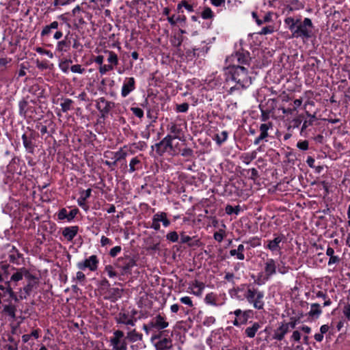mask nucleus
Returning <instances> with one entry per match:
<instances>
[{
  "instance_id": "1",
  "label": "nucleus",
  "mask_w": 350,
  "mask_h": 350,
  "mask_svg": "<svg viewBox=\"0 0 350 350\" xmlns=\"http://www.w3.org/2000/svg\"><path fill=\"white\" fill-rule=\"evenodd\" d=\"M226 82H233L236 85L230 89L232 93L235 90L247 89L252 83V78L249 76L247 68L244 66L228 65L224 68Z\"/></svg>"
},
{
  "instance_id": "2",
  "label": "nucleus",
  "mask_w": 350,
  "mask_h": 350,
  "mask_svg": "<svg viewBox=\"0 0 350 350\" xmlns=\"http://www.w3.org/2000/svg\"><path fill=\"white\" fill-rule=\"evenodd\" d=\"M313 28L314 26L310 18H305L303 21L299 18V23H298L297 29H296V34L294 35V38L308 40L314 36Z\"/></svg>"
},
{
  "instance_id": "3",
  "label": "nucleus",
  "mask_w": 350,
  "mask_h": 350,
  "mask_svg": "<svg viewBox=\"0 0 350 350\" xmlns=\"http://www.w3.org/2000/svg\"><path fill=\"white\" fill-rule=\"evenodd\" d=\"M265 294L262 291H260L255 288H248L244 295L245 298L250 304H252L255 309L262 310L264 307V298Z\"/></svg>"
},
{
  "instance_id": "4",
  "label": "nucleus",
  "mask_w": 350,
  "mask_h": 350,
  "mask_svg": "<svg viewBox=\"0 0 350 350\" xmlns=\"http://www.w3.org/2000/svg\"><path fill=\"white\" fill-rule=\"evenodd\" d=\"M252 58L248 51L243 50L237 51L226 58V62L229 65L237 66H249L250 64Z\"/></svg>"
},
{
  "instance_id": "5",
  "label": "nucleus",
  "mask_w": 350,
  "mask_h": 350,
  "mask_svg": "<svg viewBox=\"0 0 350 350\" xmlns=\"http://www.w3.org/2000/svg\"><path fill=\"white\" fill-rule=\"evenodd\" d=\"M176 139L175 136L172 135H167L161 142L157 143L154 146L156 148V152L158 154L162 155L168 150H172V140Z\"/></svg>"
},
{
  "instance_id": "6",
  "label": "nucleus",
  "mask_w": 350,
  "mask_h": 350,
  "mask_svg": "<svg viewBox=\"0 0 350 350\" xmlns=\"http://www.w3.org/2000/svg\"><path fill=\"white\" fill-rule=\"evenodd\" d=\"M96 107L100 113V118L105 119L110 111L115 107V103L101 97L98 99Z\"/></svg>"
},
{
  "instance_id": "7",
  "label": "nucleus",
  "mask_w": 350,
  "mask_h": 350,
  "mask_svg": "<svg viewBox=\"0 0 350 350\" xmlns=\"http://www.w3.org/2000/svg\"><path fill=\"white\" fill-rule=\"evenodd\" d=\"M99 260L96 255H92L83 261L79 262L77 265L78 269L85 270L88 269L91 271H95L98 269Z\"/></svg>"
},
{
  "instance_id": "8",
  "label": "nucleus",
  "mask_w": 350,
  "mask_h": 350,
  "mask_svg": "<svg viewBox=\"0 0 350 350\" xmlns=\"http://www.w3.org/2000/svg\"><path fill=\"white\" fill-rule=\"evenodd\" d=\"M19 115L23 118L31 117L35 113V108L30 106L25 100H21L18 103Z\"/></svg>"
},
{
  "instance_id": "9",
  "label": "nucleus",
  "mask_w": 350,
  "mask_h": 350,
  "mask_svg": "<svg viewBox=\"0 0 350 350\" xmlns=\"http://www.w3.org/2000/svg\"><path fill=\"white\" fill-rule=\"evenodd\" d=\"M135 88V81L133 77L126 78L121 90V96L126 97Z\"/></svg>"
},
{
  "instance_id": "10",
  "label": "nucleus",
  "mask_w": 350,
  "mask_h": 350,
  "mask_svg": "<svg viewBox=\"0 0 350 350\" xmlns=\"http://www.w3.org/2000/svg\"><path fill=\"white\" fill-rule=\"evenodd\" d=\"M118 260L123 261V265L120 266L122 269V275L131 273V269L136 265L135 260L129 256H125L124 258L119 259Z\"/></svg>"
},
{
  "instance_id": "11",
  "label": "nucleus",
  "mask_w": 350,
  "mask_h": 350,
  "mask_svg": "<svg viewBox=\"0 0 350 350\" xmlns=\"http://www.w3.org/2000/svg\"><path fill=\"white\" fill-rule=\"evenodd\" d=\"M276 262L273 258L267 259L265 263V273L266 280L276 273Z\"/></svg>"
},
{
  "instance_id": "12",
  "label": "nucleus",
  "mask_w": 350,
  "mask_h": 350,
  "mask_svg": "<svg viewBox=\"0 0 350 350\" xmlns=\"http://www.w3.org/2000/svg\"><path fill=\"white\" fill-rule=\"evenodd\" d=\"M168 322L165 321L164 317L158 314L149 323L150 327L157 328L158 329H163L168 326Z\"/></svg>"
},
{
  "instance_id": "13",
  "label": "nucleus",
  "mask_w": 350,
  "mask_h": 350,
  "mask_svg": "<svg viewBox=\"0 0 350 350\" xmlns=\"http://www.w3.org/2000/svg\"><path fill=\"white\" fill-rule=\"evenodd\" d=\"M285 237L284 234H280L275 237L274 239L269 241L267 245V248L272 252L278 251L281 249L280 243L284 239Z\"/></svg>"
},
{
  "instance_id": "14",
  "label": "nucleus",
  "mask_w": 350,
  "mask_h": 350,
  "mask_svg": "<svg viewBox=\"0 0 350 350\" xmlns=\"http://www.w3.org/2000/svg\"><path fill=\"white\" fill-rule=\"evenodd\" d=\"M79 227L77 226L66 227L62 231V235L68 241H71L77 234Z\"/></svg>"
},
{
  "instance_id": "15",
  "label": "nucleus",
  "mask_w": 350,
  "mask_h": 350,
  "mask_svg": "<svg viewBox=\"0 0 350 350\" xmlns=\"http://www.w3.org/2000/svg\"><path fill=\"white\" fill-rule=\"evenodd\" d=\"M288 332L287 325L282 323L278 328L274 330L273 338L281 341L284 339V336Z\"/></svg>"
},
{
  "instance_id": "16",
  "label": "nucleus",
  "mask_w": 350,
  "mask_h": 350,
  "mask_svg": "<svg viewBox=\"0 0 350 350\" xmlns=\"http://www.w3.org/2000/svg\"><path fill=\"white\" fill-rule=\"evenodd\" d=\"M157 350H167L172 347V341L170 338L164 337L155 343Z\"/></svg>"
},
{
  "instance_id": "17",
  "label": "nucleus",
  "mask_w": 350,
  "mask_h": 350,
  "mask_svg": "<svg viewBox=\"0 0 350 350\" xmlns=\"http://www.w3.org/2000/svg\"><path fill=\"white\" fill-rule=\"evenodd\" d=\"M71 42L68 40V34L64 40L58 41L56 46V51L60 53L66 52L70 49Z\"/></svg>"
},
{
  "instance_id": "18",
  "label": "nucleus",
  "mask_w": 350,
  "mask_h": 350,
  "mask_svg": "<svg viewBox=\"0 0 350 350\" xmlns=\"http://www.w3.org/2000/svg\"><path fill=\"white\" fill-rule=\"evenodd\" d=\"M299 18L295 19L293 17H287L284 19V23L288 26V29L292 33V38L295 35L296 29H297Z\"/></svg>"
},
{
  "instance_id": "19",
  "label": "nucleus",
  "mask_w": 350,
  "mask_h": 350,
  "mask_svg": "<svg viewBox=\"0 0 350 350\" xmlns=\"http://www.w3.org/2000/svg\"><path fill=\"white\" fill-rule=\"evenodd\" d=\"M22 140L26 151L29 153L33 154L34 152V149L36 147L35 142L31 141L27 137V133H24L22 135Z\"/></svg>"
},
{
  "instance_id": "20",
  "label": "nucleus",
  "mask_w": 350,
  "mask_h": 350,
  "mask_svg": "<svg viewBox=\"0 0 350 350\" xmlns=\"http://www.w3.org/2000/svg\"><path fill=\"white\" fill-rule=\"evenodd\" d=\"M59 27V23L57 21H53L51 24L45 25L41 33V37H45L49 36L53 29H57Z\"/></svg>"
},
{
  "instance_id": "21",
  "label": "nucleus",
  "mask_w": 350,
  "mask_h": 350,
  "mask_svg": "<svg viewBox=\"0 0 350 350\" xmlns=\"http://www.w3.org/2000/svg\"><path fill=\"white\" fill-rule=\"evenodd\" d=\"M125 149H126V147L124 146L123 148H120V150L116 152H110L113 155L112 159L117 163L124 160L128 154L127 151Z\"/></svg>"
},
{
  "instance_id": "22",
  "label": "nucleus",
  "mask_w": 350,
  "mask_h": 350,
  "mask_svg": "<svg viewBox=\"0 0 350 350\" xmlns=\"http://www.w3.org/2000/svg\"><path fill=\"white\" fill-rule=\"evenodd\" d=\"M92 189H88L86 190H83L81 193V196L78 199V204L84 208L85 210L87 209L86 205H85V201L86 200L90 198L91 196Z\"/></svg>"
},
{
  "instance_id": "23",
  "label": "nucleus",
  "mask_w": 350,
  "mask_h": 350,
  "mask_svg": "<svg viewBox=\"0 0 350 350\" xmlns=\"http://www.w3.org/2000/svg\"><path fill=\"white\" fill-rule=\"evenodd\" d=\"M122 289L118 288H111L109 290V299L111 301H116L122 296Z\"/></svg>"
},
{
  "instance_id": "24",
  "label": "nucleus",
  "mask_w": 350,
  "mask_h": 350,
  "mask_svg": "<svg viewBox=\"0 0 350 350\" xmlns=\"http://www.w3.org/2000/svg\"><path fill=\"white\" fill-rule=\"evenodd\" d=\"M192 238L189 236L185 235L184 232L180 234V243H188L189 247L193 246H199L200 241L199 240H196L195 241H192Z\"/></svg>"
},
{
  "instance_id": "25",
  "label": "nucleus",
  "mask_w": 350,
  "mask_h": 350,
  "mask_svg": "<svg viewBox=\"0 0 350 350\" xmlns=\"http://www.w3.org/2000/svg\"><path fill=\"white\" fill-rule=\"evenodd\" d=\"M260 327V324L257 322H255L253 323L252 327H248L245 329V334L249 338H254Z\"/></svg>"
},
{
  "instance_id": "26",
  "label": "nucleus",
  "mask_w": 350,
  "mask_h": 350,
  "mask_svg": "<svg viewBox=\"0 0 350 350\" xmlns=\"http://www.w3.org/2000/svg\"><path fill=\"white\" fill-rule=\"evenodd\" d=\"M142 168V163L141 161L138 159V157L133 158L129 163V172L133 173L136 170H138Z\"/></svg>"
},
{
  "instance_id": "27",
  "label": "nucleus",
  "mask_w": 350,
  "mask_h": 350,
  "mask_svg": "<svg viewBox=\"0 0 350 350\" xmlns=\"http://www.w3.org/2000/svg\"><path fill=\"white\" fill-rule=\"evenodd\" d=\"M321 313L322 310L321 309L320 304L315 303L311 304V309L308 314L311 317H315L317 319Z\"/></svg>"
},
{
  "instance_id": "28",
  "label": "nucleus",
  "mask_w": 350,
  "mask_h": 350,
  "mask_svg": "<svg viewBox=\"0 0 350 350\" xmlns=\"http://www.w3.org/2000/svg\"><path fill=\"white\" fill-rule=\"evenodd\" d=\"M62 100L63 102L61 103L60 106L62 108V111L64 113H66L72 109V104H73L72 100L66 98H62Z\"/></svg>"
},
{
  "instance_id": "29",
  "label": "nucleus",
  "mask_w": 350,
  "mask_h": 350,
  "mask_svg": "<svg viewBox=\"0 0 350 350\" xmlns=\"http://www.w3.org/2000/svg\"><path fill=\"white\" fill-rule=\"evenodd\" d=\"M37 284H38L36 281H35L34 282L29 281L28 282L27 285H25L23 288H19V293H22V291H23L25 292V295L27 297L31 294L33 288L34 287H37Z\"/></svg>"
},
{
  "instance_id": "30",
  "label": "nucleus",
  "mask_w": 350,
  "mask_h": 350,
  "mask_svg": "<svg viewBox=\"0 0 350 350\" xmlns=\"http://www.w3.org/2000/svg\"><path fill=\"white\" fill-rule=\"evenodd\" d=\"M126 338L132 342L142 340V334L137 333L135 329L127 333Z\"/></svg>"
},
{
  "instance_id": "31",
  "label": "nucleus",
  "mask_w": 350,
  "mask_h": 350,
  "mask_svg": "<svg viewBox=\"0 0 350 350\" xmlns=\"http://www.w3.org/2000/svg\"><path fill=\"white\" fill-rule=\"evenodd\" d=\"M105 53L108 54L107 61L110 64L109 65L113 66L118 64V55L113 51H105Z\"/></svg>"
},
{
  "instance_id": "32",
  "label": "nucleus",
  "mask_w": 350,
  "mask_h": 350,
  "mask_svg": "<svg viewBox=\"0 0 350 350\" xmlns=\"http://www.w3.org/2000/svg\"><path fill=\"white\" fill-rule=\"evenodd\" d=\"M3 312L6 313L12 319L16 317V307L12 304L5 305L3 306Z\"/></svg>"
},
{
  "instance_id": "33",
  "label": "nucleus",
  "mask_w": 350,
  "mask_h": 350,
  "mask_svg": "<svg viewBox=\"0 0 350 350\" xmlns=\"http://www.w3.org/2000/svg\"><path fill=\"white\" fill-rule=\"evenodd\" d=\"M20 295H17L16 293L14 292L13 288L12 287H9L8 290V295L9 297L13 299L14 301L18 302L21 299H26L27 296H22V293H19Z\"/></svg>"
},
{
  "instance_id": "34",
  "label": "nucleus",
  "mask_w": 350,
  "mask_h": 350,
  "mask_svg": "<svg viewBox=\"0 0 350 350\" xmlns=\"http://www.w3.org/2000/svg\"><path fill=\"white\" fill-rule=\"evenodd\" d=\"M228 136V133L226 131H222L220 134L215 135V140L218 146H221L225 141H226Z\"/></svg>"
},
{
  "instance_id": "35",
  "label": "nucleus",
  "mask_w": 350,
  "mask_h": 350,
  "mask_svg": "<svg viewBox=\"0 0 350 350\" xmlns=\"http://www.w3.org/2000/svg\"><path fill=\"white\" fill-rule=\"evenodd\" d=\"M167 129L170 131V133L173 135L172 136H175L176 139L179 137V135L181 133V129L178 128L177 125L174 123H171V124L167 126Z\"/></svg>"
},
{
  "instance_id": "36",
  "label": "nucleus",
  "mask_w": 350,
  "mask_h": 350,
  "mask_svg": "<svg viewBox=\"0 0 350 350\" xmlns=\"http://www.w3.org/2000/svg\"><path fill=\"white\" fill-rule=\"evenodd\" d=\"M24 268H21L19 270H18L16 273H14L10 278V282H18L23 279V277L24 276Z\"/></svg>"
},
{
  "instance_id": "37",
  "label": "nucleus",
  "mask_w": 350,
  "mask_h": 350,
  "mask_svg": "<svg viewBox=\"0 0 350 350\" xmlns=\"http://www.w3.org/2000/svg\"><path fill=\"white\" fill-rule=\"evenodd\" d=\"M11 268L12 270L15 269L14 267H11L9 264L5 262H0V271L3 272V274L6 277L10 274L9 269Z\"/></svg>"
},
{
  "instance_id": "38",
  "label": "nucleus",
  "mask_w": 350,
  "mask_h": 350,
  "mask_svg": "<svg viewBox=\"0 0 350 350\" xmlns=\"http://www.w3.org/2000/svg\"><path fill=\"white\" fill-rule=\"evenodd\" d=\"M243 243L249 244L252 247H255L260 245V239L257 237H254L251 238L248 241H244Z\"/></svg>"
},
{
  "instance_id": "39",
  "label": "nucleus",
  "mask_w": 350,
  "mask_h": 350,
  "mask_svg": "<svg viewBox=\"0 0 350 350\" xmlns=\"http://www.w3.org/2000/svg\"><path fill=\"white\" fill-rule=\"evenodd\" d=\"M240 211H241V208L239 205L236 206H232L231 205H227L226 207V212L228 215H231L232 213L238 215Z\"/></svg>"
},
{
  "instance_id": "40",
  "label": "nucleus",
  "mask_w": 350,
  "mask_h": 350,
  "mask_svg": "<svg viewBox=\"0 0 350 350\" xmlns=\"http://www.w3.org/2000/svg\"><path fill=\"white\" fill-rule=\"evenodd\" d=\"M71 63V59H66L65 61L61 62L59 63V67L62 70V72H64V73H67L69 70L70 64Z\"/></svg>"
},
{
  "instance_id": "41",
  "label": "nucleus",
  "mask_w": 350,
  "mask_h": 350,
  "mask_svg": "<svg viewBox=\"0 0 350 350\" xmlns=\"http://www.w3.org/2000/svg\"><path fill=\"white\" fill-rule=\"evenodd\" d=\"M252 313V310H245L242 312L241 317H239V321L241 323L245 324L250 317V314Z\"/></svg>"
},
{
  "instance_id": "42",
  "label": "nucleus",
  "mask_w": 350,
  "mask_h": 350,
  "mask_svg": "<svg viewBox=\"0 0 350 350\" xmlns=\"http://www.w3.org/2000/svg\"><path fill=\"white\" fill-rule=\"evenodd\" d=\"M201 16L202 18L204 19H211L212 18L214 15L213 13L210 8H205L204 10L202 11Z\"/></svg>"
},
{
  "instance_id": "43",
  "label": "nucleus",
  "mask_w": 350,
  "mask_h": 350,
  "mask_svg": "<svg viewBox=\"0 0 350 350\" xmlns=\"http://www.w3.org/2000/svg\"><path fill=\"white\" fill-rule=\"evenodd\" d=\"M129 318V314L123 312H120L116 317V321L118 324H124Z\"/></svg>"
},
{
  "instance_id": "44",
  "label": "nucleus",
  "mask_w": 350,
  "mask_h": 350,
  "mask_svg": "<svg viewBox=\"0 0 350 350\" xmlns=\"http://www.w3.org/2000/svg\"><path fill=\"white\" fill-rule=\"evenodd\" d=\"M23 271L25 278L27 279L29 282L31 281L32 282H34L35 281H36L37 284L38 283V278L36 275L31 274L27 269L25 268Z\"/></svg>"
},
{
  "instance_id": "45",
  "label": "nucleus",
  "mask_w": 350,
  "mask_h": 350,
  "mask_svg": "<svg viewBox=\"0 0 350 350\" xmlns=\"http://www.w3.org/2000/svg\"><path fill=\"white\" fill-rule=\"evenodd\" d=\"M189 109V104L187 103H183L180 105H176V110L178 112L185 113Z\"/></svg>"
},
{
  "instance_id": "46",
  "label": "nucleus",
  "mask_w": 350,
  "mask_h": 350,
  "mask_svg": "<svg viewBox=\"0 0 350 350\" xmlns=\"http://www.w3.org/2000/svg\"><path fill=\"white\" fill-rule=\"evenodd\" d=\"M205 302L206 304H211V305H213V306H216L217 304L215 302V295H213V293H208L206 295L205 297Z\"/></svg>"
},
{
  "instance_id": "47",
  "label": "nucleus",
  "mask_w": 350,
  "mask_h": 350,
  "mask_svg": "<svg viewBox=\"0 0 350 350\" xmlns=\"http://www.w3.org/2000/svg\"><path fill=\"white\" fill-rule=\"evenodd\" d=\"M274 31V27L269 25L262 28L261 31L258 33L260 35L271 34Z\"/></svg>"
},
{
  "instance_id": "48",
  "label": "nucleus",
  "mask_w": 350,
  "mask_h": 350,
  "mask_svg": "<svg viewBox=\"0 0 350 350\" xmlns=\"http://www.w3.org/2000/svg\"><path fill=\"white\" fill-rule=\"evenodd\" d=\"M193 286L198 288V291L196 293L197 295H200L202 293V290L204 288L205 285L203 282L198 280H195L193 283Z\"/></svg>"
},
{
  "instance_id": "49",
  "label": "nucleus",
  "mask_w": 350,
  "mask_h": 350,
  "mask_svg": "<svg viewBox=\"0 0 350 350\" xmlns=\"http://www.w3.org/2000/svg\"><path fill=\"white\" fill-rule=\"evenodd\" d=\"M166 238L167 240L174 243L178 240V234L175 231L170 232L168 234H167Z\"/></svg>"
},
{
  "instance_id": "50",
  "label": "nucleus",
  "mask_w": 350,
  "mask_h": 350,
  "mask_svg": "<svg viewBox=\"0 0 350 350\" xmlns=\"http://www.w3.org/2000/svg\"><path fill=\"white\" fill-rule=\"evenodd\" d=\"M105 271L107 273V275L110 278H113L117 275V273L113 270V267L112 265H107L105 267Z\"/></svg>"
},
{
  "instance_id": "51",
  "label": "nucleus",
  "mask_w": 350,
  "mask_h": 350,
  "mask_svg": "<svg viewBox=\"0 0 350 350\" xmlns=\"http://www.w3.org/2000/svg\"><path fill=\"white\" fill-rule=\"evenodd\" d=\"M36 51L40 54L46 55L51 59L53 57V53L51 51L45 50L42 47H37Z\"/></svg>"
},
{
  "instance_id": "52",
  "label": "nucleus",
  "mask_w": 350,
  "mask_h": 350,
  "mask_svg": "<svg viewBox=\"0 0 350 350\" xmlns=\"http://www.w3.org/2000/svg\"><path fill=\"white\" fill-rule=\"evenodd\" d=\"M291 321L289 323H284V325H287L288 330L289 329V327L294 329L297 325V323L299 322V319L297 317H291Z\"/></svg>"
},
{
  "instance_id": "53",
  "label": "nucleus",
  "mask_w": 350,
  "mask_h": 350,
  "mask_svg": "<svg viewBox=\"0 0 350 350\" xmlns=\"http://www.w3.org/2000/svg\"><path fill=\"white\" fill-rule=\"evenodd\" d=\"M307 115L308 116H310L312 118V120H305L303 123L302 127H301V131H304L307 127L309 126L312 125L313 124V119L315 118V116H311L308 112H307Z\"/></svg>"
},
{
  "instance_id": "54",
  "label": "nucleus",
  "mask_w": 350,
  "mask_h": 350,
  "mask_svg": "<svg viewBox=\"0 0 350 350\" xmlns=\"http://www.w3.org/2000/svg\"><path fill=\"white\" fill-rule=\"evenodd\" d=\"M131 111L133 113L139 118L144 117V111L139 107H131Z\"/></svg>"
},
{
  "instance_id": "55",
  "label": "nucleus",
  "mask_w": 350,
  "mask_h": 350,
  "mask_svg": "<svg viewBox=\"0 0 350 350\" xmlns=\"http://www.w3.org/2000/svg\"><path fill=\"white\" fill-rule=\"evenodd\" d=\"M70 70L74 73L82 74L85 71V68H81L79 64H75L70 67Z\"/></svg>"
},
{
  "instance_id": "56",
  "label": "nucleus",
  "mask_w": 350,
  "mask_h": 350,
  "mask_svg": "<svg viewBox=\"0 0 350 350\" xmlns=\"http://www.w3.org/2000/svg\"><path fill=\"white\" fill-rule=\"evenodd\" d=\"M113 69V67L112 65H101L99 68V72L101 75L105 74L107 72Z\"/></svg>"
},
{
  "instance_id": "57",
  "label": "nucleus",
  "mask_w": 350,
  "mask_h": 350,
  "mask_svg": "<svg viewBox=\"0 0 350 350\" xmlns=\"http://www.w3.org/2000/svg\"><path fill=\"white\" fill-rule=\"evenodd\" d=\"M9 287H12L10 281L5 282L4 285L0 284V290L3 291L2 296L5 297L8 294Z\"/></svg>"
},
{
  "instance_id": "58",
  "label": "nucleus",
  "mask_w": 350,
  "mask_h": 350,
  "mask_svg": "<svg viewBox=\"0 0 350 350\" xmlns=\"http://www.w3.org/2000/svg\"><path fill=\"white\" fill-rule=\"evenodd\" d=\"M245 285H241V286H238L237 288H233L230 291V293L232 295H234L237 298H239V296L238 295L239 292L243 291L244 287Z\"/></svg>"
},
{
  "instance_id": "59",
  "label": "nucleus",
  "mask_w": 350,
  "mask_h": 350,
  "mask_svg": "<svg viewBox=\"0 0 350 350\" xmlns=\"http://www.w3.org/2000/svg\"><path fill=\"white\" fill-rule=\"evenodd\" d=\"M78 213H79L78 208L72 209L67 215V220L68 221H72L76 217V215H77Z\"/></svg>"
},
{
  "instance_id": "60",
  "label": "nucleus",
  "mask_w": 350,
  "mask_h": 350,
  "mask_svg": "<svg viewBox=\"0 0 350 350\" xmlns=\"http://www.w3.org/2000/svg\"><path fill=\"white\" fill-rule=\"evenodd\" d=\"M297 146L300 150H306L308 149V142L307 140L299 142Z\"/></svg>"
},
{
  "instance_id": "61",
  "label": "nucleus",
  "mask_w": 350,
  "mask_h": 350,
  "mask_svg": "<svg viewBox=\"0 0 350 350\" xmlns=\"http://www.w3.org/2000/svg\"><path fill=\"white\" fill-rule=\"evenodd\" d=\"M122 250V247L120 246H116L111 249L109 251V255L111 257H115L118 255V253H120Z\"/></svg>"
},
{
  "instance_id": "62",
  "label": "nucleus",
  "mask_w": 350,
  "mask_h": 350,
  "mask_svg": "<svg viewBox=\"0 0 350 350\" xmlns=\"http://www.w3.org/2000/svg\"><path fill=\"white\" fill-rule=\"evenodd\" d=\"M111 350H127L126 342L123 340L120 345H113Z\"/></svg>"
},
{
  "instance_id": "63",
  "label": "nucleus",
  "mask_w": 350,
  "mask_h": 350,
  "mask_svg": "<svg viewBox=\"0 0 350 350\" xmlns=\"http://www.w3.org/2000/svg\"><path fill=\"white\" fill-rule=\"evenodd\" d=\"M181 155L190 157L193 155V151L189 148H185L182 150Z\"/></svg>"
},
{
  "instance_id": "64",
  "label": "nucleus",
  "mask_w": 350,
  "mask_h": 350,
  "mask_svg": "<svg viewBox=\"0 0 350 350\" xmlns=\"http://www.w3.org/2000/svg\"><path fill=\"white\" fill-rule=\"evenodd\" d=\"M343 313L347 319L350 321V304H347L344 307Z\"/></svg>"
}]
</instances>
